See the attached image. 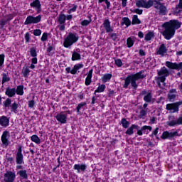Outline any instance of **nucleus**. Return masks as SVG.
<instances>
[{
    "mask_svg": "<svg viewBox=\"0 0 182 182\" xmlns=\"http://www.w3.org/2000/svg\"><path fill=\"white\" fill-rule=\"evenodd\" d=\"M164 31H162L163 36L166 41H170L176 34V30L179 29L181 26V23L177 20H171L163 24Z\"/></svg>",
    "mask_w": 182,
    "mask_h": 182,
    "instance_id": "obj_1",
    "label": "nucleus"
},
{
    "mask_svg": "<svg viewBox=\"0 0 182 182\" xmlns=\"http://www.w3.org/2000/svg\"><path fill=\"white\" fill-rule=\"evenodd\" d=\"M146 77V75L144 74V70H141L136 74H132L128 75L124 80V83L123 85L124 89H127L129 86L131 85L132 87L134 89V90H137L139 87V83H137V80L139 79H144Z\"/></svg>",
    "mask_w": 182,
    "mask_h": 182,
    "instance_id": "obj_2",
    "label": "nucleus"
},
{
    "mask_svg": "<svg viewBox=\"0 0 182 182\" xmlns=\"http://www.w3.org/2000/svg\"><path fill=\"white\" fill-rule=\"evenodd\" d=\"M79 41V36L76 33H69L66 38L64 39V48H70L72 45L76 43Z\"/></svg>",
    "mask_w": 182,
    "mask_h": 182,
    "instance_id": "obj_3",
    "label": "nucleus"
},
{
    "mask_svg": "<svg viewBox=\"0 0 182 182\" xmlns=\"http://www.w3.org/2000/svg\"><path fill=\"white\" fill-rule=\"evenodd\" d=\"M159 77L157 78L158 85L160 86V82L166 86V77L170 75L168 70L166 67H162L160 70H158Z\"/></svg>",
    "mask_w": 182,
    "mask_h": 182,
    "instance_id": "obj_4",
    "label": "nucleus"
},
{
    "mask_svg": "<svg viewBox=\"0 0 182 182\" xmlns=\"http://www.w3.org/2000/svg\"><path fill=\"white\" fill-rule=\"evenodd\" d=\"M153 6L159 11V15H166L167 7L157 0H154Z\"/></svg>",
    "mask_w": 182,
    "mask_h": 182,
    "instance_id": "obj_5",
    "label": "nucleus"
},
{
    "mask_svg": "<svg viewBox=\"0 0 182 182\" xmlns=\"http://www.w3.org/2000/svg\"><path fill=\"white\" fill-rule=\"evenodd\" d=\"M154 0H137L136 1V6L138 8H145V9H150L153 6Z\"/></svg>",
    "mask_w": 182,
    "mask_h": 182,
    "instance_id": "obj_6",
    "label": "nucleus"
},
{
    "mask_svg": "<svg viewBox=\"0 0 182 182\" xmlns=\"http://www.w3.org/2000/svg\"><path fill=\"white\" fill-rule=\"evenodd\" d=\"M9 139H11V134L9 132V131H4L1 135V146L4 147V149H6L9 144L11 143L9 141Z\"/></svg>",
    "mask_w": 182,
    "mask_h": 182,
    "instance_id": "obj_7",
    "label": "nucleus"
},
{
    "mask_svg": "<svg viewBox=\"0 0 182 182\" xmlns=\"http://www.w3.org/2000/svg\"><path fill=\"white\" fill-rule=\"evenodd\" d=\"M166 124L171 127H174V126H181L182 124V116L179 117L177 119L174 116L168 117V121Z\"/></svg>",
    "mask_w": 182,
    "mask_h": 182,
    "instance_id": "obj_8",
    "label": "nucleus"
},
{
    "mask_svg": "<svg viewBox=\"0 0 182 182\" xmlns=\"http://www.w3.org/2000/svg\"><path fill=\"white\" fill-rule=\"evenodd\" d=\"M41 19H42V16L41 15H38L36 17L31 15L28 16L26 18V21H24V25L39 23V22H41Z\"/></svg>",
    "mask_w": 182,
    "mask_h": 182,
    "instance_id": "obj_9",
    "label": "nucleus"
},
{
    "mask_svg": "<svg viewBox=\"0 0 182 182\" xmlns=\"http://www.w3.org/2000/svg\"><path fill=\"white\" fill-rule=\"evenodd\" d=\"M182 105V101L176 102L172 104L166 105V110H169L171 113H176L178 112L180 106Z\"/></svg>",
    "mask_w": 182,
    "mask_h": 182,
    "instance_id": "obj_10",
    "label": "nucleus"
},
{
    "mask_svg": "<svg viewBox=\"0 0 182 182\" xmlns=\"http://www.w3.org/2000/svg\"><path fill=\"white\" fill-rule=\"evenodd\" d=\"M85 67V65L83 63H77L75 64L73 68L70 67H68L65 68V72L67 73H70L71 75H76L77 73V70H80V69H83Z\"/></svg>",
    "mask_w": 182,
    "mask_h": 182,
    "instance_id": "obj_11",
    "label": "nucleus"
},
{
    "mask_svg": "<svg viewBox=\"0 0 182 182\" xmlns=\"http://www.w3.org/2000/svg\"><path fill=\"white\" fill-rule=\"evenodd\" d=\"M4 182H15V179L16 178V173L15 171H7L4 174Z\"/></svg>",
    "mask_w": 182,
    "mask_h": 182,
    "instance_id": "obj_12",
    "label": "nucleus"
},
{
    "mask_svg": "<svg viewBox=\"0 0 182 182\" xmlns=\"http://www.w3.org/2000/svg\"><path fill=\"white\" fill-rule=\"evenodd\" d=\"M102 28L105 29V31L107 32V33L113 32L114 31L113 29V27L112 26L110 20H109V18H106L104 20L103 23L100 26L101 31H102Z\"/></svg>",
    "mask_w": 182,
    "mask_h": 182,
    "instance_id": "obj_13",
    "label": "nucleus"
},
{
    "mask_svg": "<svg viewBox=\"0 0 182 182\" xmlns=\"http://www.w3.org/2000/svg\"><path fill=\"white\" fill-rule=\"evenodd\" d=\"M165 65L166 68H168V69L181 70V72L182 73V62L177 63H171L170 61H166Z\"/></svg>",
    "mask_w": 182,
    "mask_h": 182,
    "instance_id": "obj_14",
    "label": "nucleus"
},
{
    "mask_svg": "<svg viewBox=\"0 0 182 182\" xmlns=\"http://www.w3.org/2000/svg\"><path fill=\"white\" fill-rule=\"evenodd\" d=\"M55 117L57 122L61 123V124H65L66 122H68V114H65L63 112L57 114Z\"/></svg>",
    "mask_w": 182,
    "mask_h": 182,
    "instance_id": "obj_15",
    "label": "nucleus"
},
{
    "mask_svg": "<svg viewBox=\"0 0 182 182\" xmlns=\"http://www.w3.org/2000/svg\"><path fill=\"white\" fill-rule=\"evenodd\" d=\"M82 51H80V48L74 49L72 53L71 60L73 62L80 60V59H82V55H80Z\"/></svg>",
    "mask_w": 182,
    "mask_h": 182,
    "instance_id": "obj_16",
    "label": "nucleus"
},
{
    "mask_svg": "<svg viewBox=\"0 0 182 182\" xmlns=\"http://www.w3.org/2000/svg\"><path fill=\"white\" fill-rule=\"evenodd\" d=\"M16 164H23V154H22V146H19L16 157Z\"/></svg>",
    "mask_w": 182,
    "mask_h": 182,
    "instance_id": "obj_17",
    "label": "nucleus"
},
{
    "mask_svg": "<svg viewBox=\"0 0 182 182\" xmlns=\"http://www.w3.org/2000/svg\"><path fill=\"white\" fill-rule=\"evenodd\" d=\"M30 6L33 8V9L36 11L37 14H40L41 11H42V5L39 0H34L30 4Z\"/></svg>",
    "mask_w": 182,
    "mask_h": 182,
    "instance_id": "obj_18",
    "label": "nucleus"
},
{
    "mask_svg": "<svg viewBox=\"0 0 182 182\" xmlns=\"http://www.w3.org/2000/svg\"><path fill=\"white\" fill-rule=\"evenodd\" d=\"M152 128L151 126L144 125L141 127V129L137 131L138 136H143L144 134H149L151 132Z\"/></svg>",
    "mask_w": 182,
    "mask_h": 182,
    "instance_id": "obj_19",
    "label": "nucleus"
},
{
    "mask_svg": "<svg viewBox=\"0 0 182 182\" xmlns=\"http://www.w3.org/2000/svg\"><path fill=\"white\" fill-rule=\"evenodd\" d=\"M177 135V132H169L168 131H165L163 132L162 135L161 136V138L163 139V140H166V139H173L174 136Z\"/></svg>",
    "mask_w": 182,
    "mask_h": 182,
    "instance_id": "obj_20",
    "label": "nucleus"
},
{
    "mask_svg": "<svg viewBox=\"0 0 182 182\" xmlns=\"http://www.w3.org/2000/svg\"><path fill=\"white\" fill-rule=\"evenodd\" d=\"M167 53V47L164 44H161L156 49V54L160 55V56H164Z\"/></svg>",
    "mask_w": 182,
    "mask_h": 182,
    "instance_id": "obj_21",
    "label": "nucleus"
},
{
    "mask_svg": "<svg viewBox=\"0 0 182 182\" xmlns=\"http://www.w3.org/2000/svg\"><path fill=\"white\" fill-rule=\"evenodd\" d=\"M176 97H177V90H176V89L170 90L169 93L168 95V99L169 102H174Z\"/></svg>",
    "mask_w": 182,
    "mask_h": 182,
    "instance_id": "obj_22",
    "label": "nucleus"
},
{
    "mask_svg": "<svg viewBox=\"0 0 182 182\" xmlns=\"http://www.w3.org/2000/svg\"><path fill=\"white\" fill-rule=\"evenodd\" d=\"M0 126L2 127H8V126H9V118L6 116H1L0 117Z\"/></svg>",
    "mask_w": 182,
    "mask_h": 182,
    "instance_id": "obj_23",
    "label": "nucleus"
},
{
    "mask_svg": "<svg viewBox=\"0 0 182 182\" xmlns=\"http://www.w3.org/2000/svg\"><path fill=\"white\" fill-rule=\"evenodd\" d=\"M92 75H93V69H91L87 73V77L85 78V86H90V83H92Z\"/></svg>",
    "mask_w": 182,
    "mask_h": 182,
    "instance_id": "obj_24",
    "label": "nucleus"
},
{
    "mask_svg": "<svg viewBox=\"0 0 182 182\" xmlns=\"http://www.w3.org/2000/svg\"><path fill=\"white\" fill-rule=\"evenodd\" d=\"M181 12H182V0H179V4L173 9V15L178 16V15H180Z\"/></svg>",
    "mask_w": 182,
    "mask_h": 182,
    "instance_id": "obj_25",
    "label": "nucleus"
},
{
    "mask_svg": "<svg viewBox=\"0 0 182 182\" xmlns=\"http://www.w3.org/2000/svg\"><path fill=\"white\" fill-rule=\"evenodd\" d=\"M87 167L86 164H75L73 169L76 170L77 173H82L86 170Z\"/></svg>",
    "mask_w": 182,
    "mask_h": 182,
    "instance_id": "obj_26",
    "label": "nucleus"
},
{
    "mask_svg": "<svg viewBox=\"0 0 182 182\" xmlns=\"http://www.w3.org/2000/svg\"><path fill=\"white\" fill-rule=\"evenodd\" d=\"M5 95L9 97H14L16 95V89L7 87L6 89Z\"/></svg>",
    "mask_w": 182,
    "mask_h": 182,
    "instance_id": "obj_27",
    "label": "nucleus"
},
{
    "mask_svg": "<svg viewBox=\"0 0 182 182\" xmlns=\"http://www.w3.org/2000/svg\"><path fill=\"white\" fill-rule=\"evenodd\" d=\"M154 36H156L154 31H149L145 34L144 41L149 42V41L154 39Z\"/></svg>",
    "mask_w": 182,
    "mask_h": 182,
    "instance_id": "obj_28",
    "label": "nucleus"
},
{
    "mask_svg": "<svg viewBox=\"0 0 182 182\" xmlns=\"http://www.w3.org/2000/svg\"><path fill=\"white\" fill-rule=\"evenodd\" d=\"M98 87L96 88V90L94 92V95H96L97 93H103L105 90H106V85L105 84H97Z\"/></svg>",
    "mask_w": 182,
    "mask_h": 182,
    "instance_id": "obj_29",
    "label": "nucleus"
},
{
    "mask_svg": "<svg viewBox=\"0 0 182 182\" xmlns=\"http://www.w3.org/2000/svg\"><path fill=\"white\" fill-rule=\"evenodd\" d=\"M18 176L21 177L23 180H28V172L26 170H20L17 171Z\"/></svg>",
    "mask_w": 182,
    "mask_h": 182,
    "instance_id": "obj_30",
    "label": "nucleus"
},
{
    "mask_svg": "<svg viewBox=\"0 0 182 182\" xmlns=\"http://www.w3.org/2000/svg\"><path fill=\"white\" fill-rule=\"evenodd\" d=\"M136 42V37L131 36L127 39V48H132L133 45Z\"/></svg>",
    "mask_w": 182,
    "mask_h": 182,
    "instance_id": "obj_31",
    "label": "nucleus"
},
{
    "mask_svg": "<svg viewBox=\"0 0 182 182\" xmlns=\"http://www.w3.org/2000/svg\"><path fill=\"white\" fill-rule=\"evenodd\" d=\"M113 77V75L110 73L104 74L103 76L101 77V80L102 83H107V82H110V79Z\"/></svg>",
    "mask_w": 182,
    "mask_h": 182,
    "instance_id": "obj_32",
    "label": "nucleus"
},
{
    "mask_svg": "<svg viewBox=\"0 0 182 182\" xmlns=\"http://www.w3.org/2000/svg\"><path fill=\"white\" fill-rule=\"evenodd\" d=\"M137 129V125L132 124L129 128L127 129L126 131V134H128V136H132L134 133V129Z\"/></svg>",
    "mask_w": 182,
    "mask_h": 182,
    "instance_id": "obj_33",
    "label": "nucleus"
},
{
    "mask_svg": "<svg viewBox=\"0 0 182 182\" xmlns=\"http://www.w3.org/2000/svg\"><path fill=\"white\" fill-rule=\"evenodd\" d=\"M144 100L146 103H151V102H153V95L151 92H148L144 97Z\"/></svg>",
    "mask_w": 182,
    "mask_h": 182,
    "instance_id": "obj_34",
    "label": "nucleus"
},
{
    "mask_svg": "<svg viewBox=\"0 0 182 182\" xmlns=\"http://www.w3.org/2000/svg\"><path fill=\"white\" fill-rule=\"evenodd\" d=\"M31 141H33V143H35L36 144H41V138H39V136H38V135L34 134L32 135L30 137Z\"/></svg>",
    "mask_w": 182,
    "mask_h": 182,
    "instance_id": "obj_35",
    "label": "nucleus"
},
{
    "mask_svg": "<svg viewBox=\"0 0 182 182\" xmlns=\"http://www.w3.org/2000/svg\"><path fill=\"white\" fill-rule=\"evenodd\" d=\"M141 23V21L139 19V16L137 15H134L132 17V25H140Z\"/></svg>",
    "mask_w": 182,
    "mask_h": 182,
    "instance_id": "obj_36",
    "label": "nucleus"
},
{
    "mask_svg": "<svg viewBox=\"0 0 182 182\" xmlns=\"http://www.w3.org/2000/svg\"><path fill=\"white\" fill-rule=\"evenodd\" d=\"M16 93L18 95V96H23V85L17 86Z\"/></svg>",
    "mask_w": 182,
    "mask_h": 182,
    "instance_id": "obj_37",
    "label": "nucleus"
},
{
    "mask_svg": "<svg viewBox=\"0 0 182 182\" xmlns=\"http://www.w3.org/2000/svg\"><path fill=\"white\" fill-rule=\"evenodd\" d=\"M21 73L23 77H28L29 76V73H31V70H29V68L27 67H24L22 69Z\"/></svg>",
    "mask_w": 182,
    "mask_h": 182,
    "instance_id": "obj_38",
    "label": "nucleus"
},
{
    "mask_svg": "<svg viewBox=\"0 0 182 182\" xmlns=\"http://www.w3.org/2000/svg\"><path fill=\"white\" fill-rule=\"evenodd\" d=\"M11 78L9 77V75L8 73H3L2 75V85L6 83V82H9Z\"/></svg>",
    "mask_w": 182,
    "mask_h": 182,
    "instance_id": "obj_39",
    "label": "nucleus"
},
{
    "mask_svg": "<svg viewBox=\"0 0 182 182\" xmlns=\"http://www.w3.org/2000/svg\"><path fill=\"white\" fill-rule=\"evenodd\" d=\"M122 23L126 25L127 28H129L132 25V21L129 20L127 17L122 18Z\"/></svg>",
    "mask_w": 182,
    "mask_h": 182,
    "instance_id": "obj_40",
    "label": "nucleus"
},
{
    "mask_svg": "<svg viewBox=\"0 0 182 182\" xmlns=\"http://www.w3.org/2000/svg\"><path fill=\"white\" fill-rule=\"evenodd\" d=\"M58 22L60 24H63L66 22V16L65 14H60L58 16Z\"/></svg>",
    "mask_w": 182,
    "mask_h": 182,
    "instance_id": "obj_41",
    "label": "nucleus"
},
{
    "mask_svg": "<svg viewBox=\"0 0 182 182\" xmlns=\"http://www.w3.org/2000/svg\"><path fill=\"white\" fill-rule=\"evenodd\" d=\"M55 50V48H53V46L48 45V48H47V55H48V56H52V55H53V50Z\"/></svg>",
    "mask_w": 182,
    "mask_h": 182,
    "instance_id": "obj_42",
    "label": "nucleus"
},
{
    "mask_svg": "<svg viewBox=\"0 0 182 182\" xmlns=\"http://www.w3.org/2000/svg\"><path fill=\"white\" fill-rule=\"evenodd\" d=\"M121 124H122V127H124V129H127V127H129V126H130V123L126 120V119L123 118L121 120Z\"/></svg>",
    "mask_w": 182,
    "mask_h": 182,
    "instance_id": "obj_43",
    "label": "nucleus"
},
{
    "mask_svg": "<svg viewBox=\"0 0 182 182\" xmlns=\"http://www.w3.org/2000/svg\"><path fill=\"white\" fill-rule=\"evenodd\" d=\"M11 112H13L14 113H16L18 107V103L14 102L11 105Z\"/></svg>",
    "mask_w": 182,
    "mask_h": 182,
    "instance_id": "obj_44",
    "label": "nucleus"
},
{
    "mask_svg": "<svg viewBox=\"0 0 182 182\" xmlns=\"http://www.w3.org/2000/svg\"><path fill=\"white\" fill-rule=\"evenodd\" d=\"M71 9H70L68 11V14H72L73 12H76V10L77 9V5L75 4H72L71 5Z\"/></svg>",
    "mask_w": 182,
    "mask_h": 182,
    "instance_id": "obj_45",
    "label": "nucleus"
},
{
    "mask_svg": "<svg viewBox=\"0 0 182 182\" xmlns=\"http://www.w3.org/2000/svg\"><path fill=\"white\" fill-rule=\"evenodd\" d=\"M114 63L117 68H122L123 66V62L121 59L114 60Z\"/></svg>",
    "mask_w": 182,
    "mask_h": 182,
    "instance_id": "obj_46",
    "label": "nucleus"
},
{
    "mask_svg": "<svg viewBox=\"0 0 182 182\" xmlns=\"http://www.w3.org/2000/svg\"><path fill=\"white\" fill-rule=\"evenodd\" d=\"M12 103V101L11 100V98H7L4 102V105L5 107H9L11 106V104Z\"/></svg>",
    "mask_w": 182,
    "mask_h": 182,
    "instance_id": "obj_47",
    "label": "nucleus"
},
{
    "mask_svg": "<svg viewBox=\"0 0 182 182\" xmlns=\"http://www.w3.org/2000/svg\"><path fill=\"white\" fill-rule=\"evenodd\" d=\"M30 54L33 58H36V56H38V54L36 53V49H35V48H31Z\"/></svg>",
    "mask_w": 182,
    "mask_h": 182,
    "instance_id": "obj_48",
    "label": "nucleus"
},
{
    "mask_svg": "<svg viewBox=\"0 0 182 182\" xmlns=\"http://www.w3.org/2000/svg\"><path fill=\"white\" fill-rule=\"evenodd\" d=\"M83 106H86V102H80V104L77 105V113L80 112V109H82V107H83Z\"/></svg>",
    "mask_w": 182,
    "mask_h": 182,
    "instance_id": "obj_49",
    "label": "nucleus"
},
{
    "mask_svg": "<svg viewBox=\"0 0 182 182\" xmlns=\"http://www.w3.org/2000/svg\"><path fill=\"white\" fill-rule=\"evenodd\" d=\"M102 2L106 4L107 9L110 8V1L109 0H98V4H102Z\"/></svg>",
    "mask_w": 182,
    "mask_h": 182,
    "instance_id": "obj_50",
    "label": "nucleus"
},
{
    "mask_svg": "<svg viewBox=\"0 0 182 182\" xmlns=\"http://www.w3.org/2000/svg\"><path fill=\"white\" fill-rule=\"evenodd\" d=\"M25 38V41L27 43H29L30 41H31V33H29V32H27L25 33L24 36Z\"/></svg>",
    "mask_w": 182,
    "mask_h": 182,
    "instance_id": "obj_51",
    "label": "nucleus"
},
{
    "mask_svg": "<svg viewBox=\"0 0 182 182\" xmlns=\"http://www.w3.org/2000/svg\"><path fill=\"white\" fill-rule=\"evenodd\" d=\"M92 22V18H90L89 20H84L82 21L81 25L82 26H87Z\"/></svg>",
    "mask_w": 182,
    "mask_h": 182,
    "instance_id": "obj_52",
    "label": "nucleus"
},
{
    "mask_svg": "<svg viewBox=\"0 0 182 182\" xmlns=\"http://www.w3.org/2000/svg\"><path fill=\"white\" fill-rule=\"evenodd\" d=\"M4 62H5V54L0 55V68L3 66Z\"/></svg>",
    "mask_w": 182,
    "mask_h": 182,
    "instance_id": "obj_53",
    "label": "nucleus"
},
{
    "mask_svg": "<svg viewBox=\"0 0 182 182\" xmlns=\"http://www.w3.org/2000/svg\"><path fill=\"white\" fill-rule=\"evenodd\" d=\"M34 36H41L42 35V31L41 29H36L33 31Z\"/></svg>",
    "mask_w": 182,
    "mask_h": 182,
    "instance_id": "obj_54",
    "label": "nucleus"
},
{
    "mask_svg": "<svg viewBox=\"0 0 182 182\" xmlns=\"http://www.w3.org/2000/svg\"><path fill=\"white\" fill-rule=\"evenodd\" d=\"M41 40V42H46V41H48V33H43Z\"/></svg>",
    "mask_w": 182,
    "mask_h": 182,
    "instance_id": "obj_55",
    "label": "nucleus"
},
{
    "mask_svg": "<svg viewBox=\"0 0 182 182\" xmlns=\"http://www.w3.org/2000/svg\"><path fill=\"white\" fill-rule=\"evenodd\" d=\"M109 36L113 39V41H116L117 39V34L115 33H109Z\"/></svg>",
    "mask_w": 182,
    "mask_h": 182,
    "instance_id": "obj_56",
    "label": "nucleus"
},
{
    "mask_svg": "<svg viewBox=\"0 0 182 182\" xmlns=\"http://www.w3.org/2000/svg\"><path fill=\"white\" fill-rule=\"evenodd\" d=\"M6 22L8 21H6L5 19H2L0 21V29H2V28H4L5 25H6Z\"/></svg>",
    "mask_w": 182,
    "mask_h": 182,
    "instance_id": "obj_57",
    "label": "nucleus"
},
{
    "mask_svg": "<svg viewBox=\"0 0 182 182\" xmlns=\"http://www.w3.org/2000/svg\"><path fill=\"white\" fill-rule=\"evenodd\" d=\"M134 14H137L138 15H141L143 14V10L135 9L132 11Z\"/></svg>",
    "mask_w": 182,
    "mask_h": 182,
    "instance_id": "obj_58",
    "label": "nucleus"
},
{
    "mask_svg": "<svg viewBox=\"0 0 182 182\" xmlns=\"http://www.w3.org/2000/svg\"><path fill=\"white\" fill-rule=\"evenodd\" d=\"M12 19H14V16L12 14H9L7 16H6V18L5 20L7 21H12Z\"/></svg>",
    "mask_w": 182,
    "mask_h": 182,
    "instance_id": "obj_59",
    "label": "nucleus"
},
{
    "mask_svg": "<svg viewBox=\"0 0 182 182\" xmlns=\"http://www.w3.org/2000/svg\"><path fill=\"white\" fill-rule=\"evenodd\" d=\"M33 106H35V101H33V100L29 101L28 102V107L32 109L33 107Z\"/></svg>",
    "mask_w": 182,
    "mask_h": 182,
    "instance_id": "obj_60",
    "label": "nucleus"
},
{
    "mask_svg": "<svg viewBox=\"0 0 182 182\" xmlns=\"http://www.w3.org/2000/svg\"><path fill=\"white\" fill-rule=\"evenodd\" d=\"M146 114H147V111L144 110V109H142L140 111V116L141 117L146 116Z\"/></svg>",
    "mask_w": 182,
    "mask_h": 182,
    "instance_id": "obj_61",
    "label": "nucleus"
},
{
    "mask_svg": "<svg viewBox=\"0 0 182 182\" xmlns=\"http://www.w3.org/2000/svg\"><path fill=\"white\" fill-rule=\"evenodd\" d=\"M122 8H126L127 6V0H121Z\"/></svg>",
    "mask_w": 182,
    "mask_h": 182,
    "instance_id": "obj_62",
    "label": "nucleus"
},
{
    "mask_svg": "<svg viewBox=\"0 0 182 182\" xmlns=\"http://www.w3.org/2000/svg\"><path fill=\"white\" fill-rule=\"evenodd\" d=\"M159 133V127L156 128L153 132L151 136H157Z\"/></svg>",
    "mask_w": 182,
    "mask_h": 182,
    "instance_id": "obj_63",
    "label": "nucleus"
},
{
    "mask_svg": "<svg viewBox=\"0 0 182 182\" xmlns=\"http://www.w3.org/2000/svg\"><path fill=\"white\" fill-rule=\"evenodd\" d=\"M58 28H59L60 31H65V23L60 24L58 26Z\"/></svg>",
    "mask_w": 182,
    "mask_h": 182,
    "instance_id": "obj_64",
    "label": "nucleus"
}]
</instances>
